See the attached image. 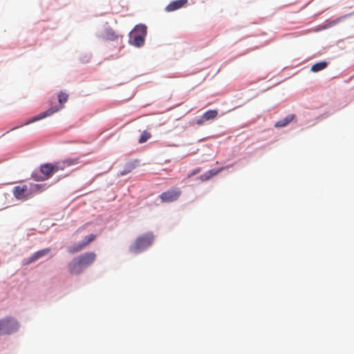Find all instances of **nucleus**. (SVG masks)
<instances>
[{"mask_svg": "<svg viewBox=\"0 0 354 354\" xmlns=\"http://www.w3.org/2000/svg\"><path fill=\"white\" fill-rule=\"evenodd\" d=\"M96 259V254L93 252H85L73 259L68 265V272L71 274L77 275L90 266Z\"/></svg>", "mask_w": 354, "mask_h": 354, "instance_id": "obj_1", "label": "nucleus"}, {"mask_svg": "<svg viewBox=\"0 0 354 354\" xmlns=\"http://www.w3.org/2000/svg\"><path fill=\"white\" fill-rule=\"evenodd\" d=\"M154 240V236L151 232H147L138 236L130 245L129 251L133 254H138L150 247Z\"/></svg>", "mask_w": 354, "mask_h": 354, "instance_id": "obj_2", "label": "nucleus"}, {"mask_svg": "<svg viewBox=\"0 0 354 354\" xmlns=\"http://www.w3.org/2000/svg\"><path fill=\"white\" fill-rule=\"evenodd\" d=\"M146 35V26L142 24L137 25L129 33V42L136 47H140L145 43Z\"/></svg>", "mask_w": 354, "mask_h": 354, "instance_id": "obj_3", "label": "nucleus"}, {"mask_svg": "<svg viewBox=\"0 0 354 354\" xmlns=\"http://www.w3.org/2000/svg\"><path fill=\"white\" fill-rule=\"evenodd\" d=\"M19 328L17 321L13 317H5L0 319V335H9Z\"/></svg>", "mask_w": 354, "mask_h": 354, "instance_id": "obj_4", "label": "nucleus"}, {"mask_svg": "<svg viewBox=\"0 0 354 354\" xmlns=\"http://www.w3.org/2000/svg\"><path fill=\"white\" fill-rule=\"evenodd\" d=\"M182 192L179 187H173L162 192L159 198L162 203H171L177 201L181 196Z\"/></svg>", "mask_w": 354, "mask_h": 354, "instance_id": "obj_5", "label": "nucleus"}, {"mask_svg": "<svg viewBox=\"0 0 354 354\" xmlns=\"http://www.w3.org/2000/svg\"><path fill=\"white\" fill-rule=\"evenodd\" d=\"M95 238L96 236L95 234H89L88 236H86L82 242L75 244L71 247H69L68 248V252L70 254L77 253L80 251L82 250L84 248H85L92 241H93L95 239Z\"/></svg>", "mask_w": 354, "mask_h": 354, "instance_id": "obj_6", "label": "nucleus"}, {"mask_svg": "<svg viewBox=\"0 0 354 354\" xmlns=\"http://www.w3.org/2000/svg\"><path fill=\"white\" fill-rule=\"evenodd\" d=\"M80 159L79 158H68L53 164V167L55 171V173L59 171H63L67 167H69L73 165H75L79 163Z\"/></svg>", "mask_w": 354, "mask_h": 354, "instance_id": "obj_7", "label": "nucleus"}, {"mask_svg": "<svg viewBox=\"0 0 354 354\" xmlns=\"http://www.w3.org/2000/svg\"><path fill=\"white\" fill-rule=\"evenodd\" d=\"M40 171L43 175L41 177H37L36 176H34V178L36 180H45L50 178L53 174H55V171L53 167V164L51 163H46L41 165L40 167Z\"/></svg>", "mask_w": 354, "mask_h": 354, "instance_id": "obj_8", "label": "nucleus"}, {"mask_svg": "<svg viewBox=\"0 0 354 354\" xmlns=\"http://www.w3.org/2000/svg\"><path fill=\"white\" fill-rule=\"evenodd\" d=\"M62 108V106H61L60 107H51V108L48 109V110H46V111H44V112L34 116L30 120L26 121L24 124H21V127H22L24 125H28L30 123H32V122H37L39 120H41L46 117L50 116V115H53V113L57 112Z\"/></svg>", "mask_w": 354, "mask_h": 354, "instance_id": "obj_9", "label": "nucleus"}, {"mask_svg": "<svg viewBox=\"0 0 354 354\" xmlns=\"http://www.w3.org/2000/svg\"><path fill=\"white\" fill-rule=\"evenodd\" d=\"M13 195L17 199L26 200L30 198L31 194L28 192V186L26 185L15 186L12 190Z\"/></svg>", "mask_w": 354, "mask_h": 354, "instance_id": "obj_10", "label": "nucleus"}, {"mask_svg": "<svg viewBox=\"0 0 354 354\" xmlns=\"http://www.w3.org/2000/svg\"><path fill=\"white\" fill-rule=\"evenodd\" d=\"M50 252V248H45L35 252L31 257L25 260V264H30L39 259L47 255Z\"/></svg>", "mask_w": 354, "mask_h": 354, "instance_id": "obj_11", "label": "nucleus"}, {"mask_svg": "<svg viewBox=\"0 0 354 354\" xmlns=\"http://www.w3.org/2000/svg\"><path fill=\"white\" fill-rule=\"evenodd\" d=\"M187 3V0H176L169 3L165 8L167 12H172L181 8Z\"/></svg>", "mask_w": 354, "mask_h": 354, "instance_id": "obj_12", "label": "nucleus"}, {"mask_svg": "<svg viewBox=\"0 0 354 354\" xmlns=\"http://www.w3.org/2000/svg\"><path fill=\"white\" fill-rule=\"evenodd\" d=\"M223 169H224V167H221L218 169L209 170V171H206L205 173H204L203 174H202L200 176V179L203 181L207 180L210 179L211 178H212L213 176L217 175L219 172H221Z\"/></svg>", "mask_w": 354, "mask_h": 354, "instance_id": "obj_13", "label": "nucleus"}, {"mask_svg": "<svg viewBox=\"0 0 354 354\" xmlns=\"http://www.w3.org/2000/svg\"><path fill=\"white\" fill-rule=\"evenodd\" d=\"M294 118H295V115L294 114H290V115H287L286 118H284L283 119L277 121L275 123L274 127H277V128H280V127H286L290 122H292Z\"/></svg>", "mask_w": 354, "mask_h": 354, "instance_id": "obj_14", "label": "nucleus"}, {"mask_svg": "<svg viewBox=\"0 0 354 354\" xmlns=\"http://www.w3.org/2000/svg\"><path fill=\"white\" fill-rule=\"evenodd\" d=\"M327 65V62L324 61L316 63L311 66V71L314 73L319 72L326 68Z\"/></svg>", "mask_w": 354, "mask_h": 354, "instance_id": "obj_15", "label": "nucleus"}, {"mask_svg": "<svg viewBox=\"0 0 354 354\" xmlns=\"http://www.w3.org/2000/svg\"><path fill=\"white\" fill-rule=\"evenodd\" d=\"M203 119L206 121L214 120L218 115V111L216 110H209L206 111L203 115Z\"/></svg>", "mask_w": 354, "mask_h": 354, "instance_id": "obj_16", "label": "nucleus"}, {"mask_svg": "<svg viewBox=\"0 0 354 354\" xmlns=\"http://www.w3.org/2000/svg\"><path fill=\"white\" fill-rule=\"evenodd\" d=\"M104 38L106 40L114 41L118 38V35L111 29H107L104 35Z\"/></svg>", "mask_w": 354, "mask_h": 354, "instance_id": "obj_17", "label": "nucleus"}, {"mask_svg": "<svg viewBox=\"0 0 354 354\" xmlns=\"http://www.w3.org/2000/svg\"><path fill=\"white\" fill-rule=\"evenodd\" d=\"M151 135L149 132H148L147 131H142V133L138 140L139 143H144V142H147L151 138Z\"/></svg>", "mask_w": 354, "mask_h": 354, "instance_id": "obj_18", "label": "nucleus"}, {"mask_svg": "<svg viewBox=\"0 0 354 354\" xmlns=\"http://www.w3.org/2000/svg\"><path fill=\"white\" fill-rule=\"evenodd\" d=\"M68 95L63 92H61L58 95V101L60 104L65 103L68 100Z\"/></svg>", "mask_w": 354, "mask_h": 354, "instance_id": "obj_19", "label": "nucleus"}, {"mask_svg": "<svg viewBox=\"0 0 354 354\" xmlns=\"http://www.w3.org/2000/svg\"><path fill=\"white\" fill-rule=\"evenodd\" d=\"M133 169L132 166L128 167V168L125 169L124 170L120 171V176H124L131 171Z\"/></svg>", "mask_w": 354, "mask_h": 354, "instance_id": "obj_20", "label": "nucleus"}, {"mask_svg": "<svg viewBox=\"0 0 354 354\" xmlns=\"http://www.w3.org/2000/svg\"><path fill=\"white\" fill-rule=\"evenodd\" d=\"M206 122L205 119H203V115L198 120H196V123L197 125L201 126L203 124V123Z\"/></svg>", "mask_w": 354, "mask_h": 354, "instance_id": "obj_21", "label": "nucleus"}, {"mask_svg": "<svg viewBox=\"0 0 354 354\" xmlns=\"http://www.w3.org/2000/svg\"><path fill=\"white\" fill-rule=\"evenodd\" d=\"M31 187H32V188H31L32 191H37V190H39L40 185H39L37 184H35V185H32Z\"/></svg>", "mask_w": 354, "mask_h": 354, "instance_id": "obj_22", "label": "nucleus"}, {"mask_svg": "<svg viewBox=\"0 0 354 354\" xmlns=\"http://www.w3.org/2000/svg\"><path fill=\"white\" fill-rule=\"evenodd\" d=\"M200 171H201V169H200V168H197V169H196L195 170H194V171L192 172V174H191V175H190V176H194V175H196V174H198V173L200 172Z\"/></svg>", "mask_w": 354, "mask_h": 354, "instance_id": "obj_23", "label": "nucleus"}, {"mask_svg": "<svg viewBox=\"0 0 354 354\" xmlns=\"http://www.w3.org/2000/svg\"><path fill=\"white\" fill-rule=\"evenodd\" d=\"M18 127H14L12 130H14V129H17Z\"/></svg>", "mask_w": 354, "mask_h": 354, "instance_id": "obj_24", "label": "nucleus"}]
</instances>
